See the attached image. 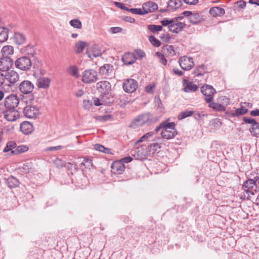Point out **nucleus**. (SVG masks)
Here are the masks:
<instances>
[{
    "label": "nucleus",
    "mask_w": 259,
    "mask_h": 259,
    "mask_svg": "<svg viewBox=\"0 0 259 259\" xmlns=\"http://www.w3.org/2000/svg\"><path fill=\"white\" fill-rule=\"evenodd\" d=\"M2 53L3 56H9V55L13 54L14 48L11 46H5L2 48Z\"/></svg>",
    "instance_id": "obj_41"
},
{
    "label": "nucleus",
    "mask_w": 259,
    "mask_h": 259,
    "mask_svg": "<svg viewBox=\"0 0 259 259\" xmlns=\"http://www.w3.org/2000/svg\"><path fill=\"white\" fill-rule=\"evenodd\" d=\"M69 23L71 26L75 28L80 29L82 27V24L81 21L77 19L71 20Z\"/></svg>",
    "instance_id": "obj_48"
},
{
    "label": "nucleus",
    "mask_w": 259,
    "mask_h": 259,
    "mask_svg": "<svg viewBox=\"0 0 259 259\" xmlns=\"http://www.w3.org/2000/svg\"><path fill=\"white\" fill-rule=\"evenodd\" d=\"M29 149V147L24 145L16 146V147L14 150L11 151V155H18L20 153L26 152Z\"/></svg>",
    "instance_id": "obj_35"
},
{
    "label": "nucleus",
    "mask_w": 259,
    "mask_h": 259,
    "mask_svg": "<svg viewBox=\"0 0 259 259\" xmlns=\"http://www.w3.org/2000/svg\"><path fill=\"white\" fill-rule=\"evenodd\" d=\"M111 117H112L111 115L107 114V115H105L99 116V119L101 121H107V120H109L110 119H111Z\"/></svg>",
    "instance_id": "obj_57"
},
{
    "label": "nucleus",
    "mask_w": 259,
    "mask_h": 259,
    "mask_svg": "<svg viewBox=\"0 0 259 259\" xmlns=\"http://www.w3.org/2000/svg\"><path fill=\"white\" fill-rule=\"evenodd\" d=\"M156 56L158 57V58L160 60V62L163 64V65H166L167 64V60L165 58V57L164 54L161 53L160 52H157L155 53Z\"/></svg>",
    "instance_id": "obj_52"
},
{
    "label": "nucleus",
    "mask_w": 259,
    "mask_h": 259,
    "mask_svg": "<svg viewBox=\"0 0 259 259\" xmlns=\"http://www.w3.org/2000/svg\"><path fill=\"white\" fill-rule=\"evenodd\" d=\"M112 171L115 174H121L125 170V165L121 161H115L111 164Z\"/></svg>",
    "instance_id": "obj_17"
},
{
    "label": "nucleus",
    "mask_w": 259,
    "mask_h": 259,
    "mask_svg": "<svg viewBox=\"0 0 259 259\" xmlns=\"http://www.w3.org/2000/svg\"><path fill=\"white\" fill-rule=\"evenodd\" d=\"M85 168H89L93 166L92 160L89 158H84Z\"/></svg>",
    "instance_id": "obj_61"
},
{
    "label": "nucleus",
    "mask_w": 259,
    "mask_h": 259,
    "mask_svg": "<svg viewBox=\"0 0 259 259\" xmlns=\"http://www.w3.org/2000/svg\"><path fill=\"white\" fill-rule=\"evenodd\" d=\"M97 89L101 95L110 93L112 89L110 82L107 80H103L97 83Z\"/></svg>",
    "instance_id": "obj_16"
},
{
    "label": "nucleus",
    "mask_w": 259,
    "mask_h": 259,
    "mask_svg": "<svg viewBox=\"0 0 259 259\" xmlns=\"http://www.w3.org/2000/svg\"><path fill=\"white\" fill-rule=\"evenodd\" d=\"M93 105V102L89 100H84L83 101V107L85 109H89Z\"/></svg>",
    "instance_id": "obj_54"
},
{
    "label": "nucleus",
    "mask_w": 259,
    "mask_h": 259,
    "mask_svg": "<svg viewBox=\"0 0 259 259\" xmlns=\"http://www.w3.org/2000/svg\"><path fill=\"white\" fill-rule=\"evenodd\" d=\"M178 134V132L176 128H173V130L163 129L161 131V135L162 138L169 140L174 138Z\"/></svg>",
    "instance_id": "obj_21"
},
{
    "label": "nucleus",
    "mask_w": 259,
    "mask_h": 259,
    "mask_svg": "<svg viewBox=\"0 0 259 259\" xmlns=\"http://www.w3.org/2000/svg\"><path fill=\"white\" fill-rule=\"evenodd\" d=\"M101 101L105 105H110L114 102V96L111 93L101 95Z\"/></svg>",
    "instance_id": "obj_29"
},
{
    "label": "nucleus",
    "mask_w": 259,
    "mask_h": 259,
    "mask_svg": "<svg viewBox=\"0 0 259 259\" xmlns=\"http://www.w3.org/2000/svg\"><path fill=\"white\" fill-rule=\"evenodd\" d=\"M162 51H163L165 55L169 56H174L176 55L174 47L172 45H166L163 46L162 48Z\"/></svg>",
    "instance_id": "obj_34"
},
{
    "label": "nucleus",
    "mask_w": 259,
    "mask_h": 259,
    "mask_svg": "<svg viewBox=\"0 0 259 259\" xmlns=\"http://www.w3.org/2000/svg\"><path fill=\"white\" fill-rule=\"evenodd\" d=\"M168 120H169V119H167L162 121L163 129L173 130V128H176L175 122H169Z\"/></svg>",
    "instance_id": "obj_46"
},
{
    "label": "nucleus",
    "mask_w": 259,
    "mask_h": 259,
    "mask_svg": "<svg viewBox=\"0 0 259 259\" xmlns=\"http://www.w3.org/2000/svg\"><path fill=\"white\" fill-rule=\"evenodd\" d=\"M242 188L248 196L253 195L255 193L258 192L259 186H257L255 179H248L242 185Z\"/></svg>",
    "instance_id": "obj_3"
},
{
    "label": "nucleus",
    "mask_w": 259,
    "mask_h": 259,
    "mask_svg": "<svg viewBox=\"0 0 259 259\" xmlns=\"http://www.w3.org/2000/svg\"><path fill=\"white\" fill-rule=\"evenodd\" d=\"M206 73H207V67L204 65L197 66L193 72V73L197 76H203Z\"/></svg>",
    "instance_id": "obj_32"
},
{
    "label": "nucleus",
    "mask_w": 259,
    "mask_h": 259,
    "mask_svg": "<svg viewBox=\"0 0 259 259\" xmlns=\"http://www.w3.org/2000/svg\"><path fill=\"white\" fill-rule=\"evenodd\" d=\"M193 111L185 110L181 112L178 115V118L179 120H182L185 118L191 116L193 113Z\"/></svg>",
    "instance_id": "obj_45"
},
{
    "label": "nucleus",
    "mask_w": 259,
    "mask_h": 259,
    "mask_svg": "<svg viewBox=\"0 0 259 259\" xmlns=\"http://www.w3.org/2000/svg\"><path fill=\"white\" fill-rule=\"evenodd\" d=\"M201 92L204 95L206 102L209 103L213 101L216 91L212 85L205 84L201 88Z\"/></svg>",
    "instance_id": "obj_5"
},
{
    "label": "nucleus",
    "mask_w": 259,
    "mask_h": 259,
    "mask_svg": "<svg viewBox=\"0 0 259 259\" xmlns=\"http://www.w3.org/2000/svg\"><path fill=\"white\" fill-rule=\"evenodd\" d=\"M137 58L136 55L132 53H125L122 57V60L125 65H131L135 63Z\"/></svg>",
    "instance_id": "obj_22"
},
{
    "label": "nucleus",
    "mask_w": 259,
    "mask_h": 259,
    "mask_svg": "<svg viewBox=\"0 0 259 259\" xmlns=\"http://www.w3.org/2000/svg\"><path fill=\"white\" fill-rule=\"evenodd\" d=\"M69 73L72 76L77 78L78 77V68L75 66H71L68 69Z\"/></svg>",
    "instance_id": "obj_50"
},
{
    "label": "nucleus",
    "mask_w": 259,
    "mask_h": 259,
    "mask_svg": "<svg viewBox=\"0 0 259 259\" xmlns=\"http://www.w3.org/2000/svg\"><path fill=\"white\" fill-rule=\"evenodd\" d=\"M16 146L17 144L15 142H8L6 145V146L4 149L3 152L5 153L8 152L9 151L11 152L12 150H14L15 149V148L16 147ZM10 155H12L11 153H10Z\"/></svg>",
    "instance_id": "obj_43"
},
{
    "label": "nucleus",
    "mask_w": 259,
    "mask_h": 259,
    "mask_svg": "<svg viewBox=\"0 0 259 259\" xmlns=\"http://www.w3.org/2000/svg\"><path fill=\"white\" fill-rule=\"evenodd\" d=\"M114 5L118 8L121 9V10H126V11L127 10L128 8L125 7L124 4L123 3H121L117 2H115Z\"/></svg>",
    "instance_id": "obj_59"
},
{
    "label": "nucleus",
    "mask_w": 259,
    "mask_h": 259,
    "mask_svg": "<svg viewBox=\"0 0 259 259\" xmlns=\"http://www.w3.org/2000/svg\"><path fill=\"white\" fill-rule=\"evenodd\" d=\"M13 65V60L9 56H3L0 58V71L7 72Z\"/></svg>",
    "instance_id": "obj_14"
},
{
    "label": "nucleus",
    "mask_w": 259,
    "mask_h": 259,
    "mask_svg": "<svg viewBox=\"0 0 259 259\" xmlns=\"http://www.w3.org/2000/svg\"><path fill=\"white\" fill-rule=\"evenodd\" d=\"M4 76L6 77L5 80L9 82L8 84H7L9 87L14 85L19 79V74L14 70L6 72Z\"/></svg>",
    "instance_id": "obj_15"
},
{
    "label": "nucleus",
    "mask_w": 259,
    "mask_h": 259,
    "mask_svg": "<svg viewBox=\"0 0 259 259\" xmlns=\"http://www.w3.org/2000/svg\"><path fill=\"white\" fill-rule=\"evenodd\" d=\"M149 42L155 47H159L161 46V42L154 35H150L148 37Z\"/></svg>",
    "instance_id": "obj_47"
},
{
    "label": "nucleus",
    "mask_w": 259,
    "mask_h": 259,
    "mask_svg": "<svg viewBox=\"0 0 259 259\" xmlns=\"http://www.w3.org/2000/svg\"><path fill=\"white\" fill-rule=\"evenodd\" d=\"M122 87L123 90L126 93H132L138 88V83L134 79L128 78L123 81Z\"/></svg>",
    "instance_id": "obj_12"
},
{
    "label": "nucleus",
    "mask_w": 259,
    "mask_h": 259,
    "mask_svg": "<svg viewBox=\"0 0 259 259\" xmlns=\"http://www.w3.org/2000/svg\"><path fill=\"white\" fill-rule=\"evenodd\" d=\"M9 29L2 25H0V41L2 43L8 38Z\"/></svg>",
    "instance_id": "obj_31"
},
{
    "label": "nucleus",
    "mask_w": 259,
    "mask_h": 259,
    "mask_svg": "<svg viewBox=\"0 0 259 259\" xmlns=\"http://www.w3.org/2000/svg\"><path fill=\"white\" fill-rule=\"evenodd\" d=\"M50 82V78L42 77H39L37 79L36 84L39 89H47L49 87Z\"/></svg>",
    "instance_id": "obj_25"
},
{
    "label": "nucleus",
    "mask_w": 259,
    "mask_h": 259,
    "mask_svg": "<svg viewBox=\"0 0 259 259\" xmlns=\"http://www.w3.org/2000/svg\"><path fill=\"white\" fill-rule=\"evenodd\" d=\"M127 11L130 12L133 14L143 15H144L143 8H128Z\"/></svg>",
    "instance_id": "obj_51"
},
{
    "label": "nucleus",
    "mask_w": 259,
    "mask_h": 259,
    "mask_svg": "<svg viewBox=\"0 0 259 259\" xmlns=\"http://www.w3.org/2000/svg\"><path fill=\"white\" fill-rule=\"evenodd\" d=\"M14 42L18 45H22L26 41L25 36L20 32H15L13 36Z\"/></svg>",
    "instance_id": "obj_30"
},
{
    "label": "nucleus",
    "mask_w": 259,
    "mask_h": 259,
    "mask_svg": "<svg viewBox=\"0 0 259 259\" xmlns=\"http://www.w3.org/2000/svg\"><path fill=\"white\" fill-rule=\"evenodd\" d=\"M144 15L153 12L158 9V5L155 2H148L145 3L142 6Z\"/></svg>",
    "instance_id": "obj_18"
},
{
    "label": "nucleus",
    "mask_w": 259,
    "mask_h": 259,
    "mask_svg": "<svg viewBox=\"0 0 259 259\" xmlns=\"http://www.w3.org/2000/svg\"><path fill=\"white\" fill-rule=\"evenodd\" d=\"M184 85L185 92H196L198 89L196 84L185 79L184 80Z\"/></svg>",
    "instance_id": "obj_27"
},
{
    "label": "nucleus",
    "mask_w": 259,
    "mask_h": 259,
    "mask_svg": "<svg viewBox=\"0 0 259 259\" xmlns=\"http://www.w3.org/2000/svg\"><path fill=\"white\" fill-rule=\"evenodd\" d=\"M209 13L212 17H216L224 15L225 13V11L224 9H223L220 7H214L209 10Z\"/></svg>",
    "instance_id": "obj_28"
},
{
    "label": "nucleus",
    "mask_w": 259,
    "mask_h": 259,
    "mask_svg": "<svg viewBox=\"0 0 259 259\" xmlns=\"http://www.w3.org/2000/svg\"><path fill=\"white\" fill-rule=\"evenodd\" d=\"M22 53L33 56L35 53V47L32 45H28L21 49Z\"/></svg>",
    "instance_id": "obj_38"
},
{
    "label": "nucleus",
    "mask_w": 259,
    "mask_h": 259,
    "mask_svg": "<svg viewBox=\"0 0 259 259\" xmlns=\"http://www.w3.org/2000/svg\"><path fill=\"white\" fill-rule=\"evenodd\" d=\"M104 52L103 47L99 45H94L87 49L86 53L91 59L100 57Z\"/></svg>",
    "instance_id": "obj_9"
},
{
    "label": "nucleus",
    "mask_w": 259,
    "mask_h": 259,
    "mask_svg": "<svg viewBox=\"0 0 259 259\" xmlns=\"http://www.w3.org/2000/svg\"><path fill=\"white\" fill-rule=\"evenodd\" d=\"M168 30L175 33H178L180 32V30L178 29V27H177L176 26H174L172 25L168 26Z\"/></svg>",
    "instance_id": "obj_58"
},
{
    "label": "nucleus",
    "mask_w": 259,
    "mask_h": 259,
    "mask_svg": "<svg viewBox=\"0 0 259 259\" xmlns=\"http://www.w3.org/2000/svg\"><path fill=\"white\" fill-rule=\"evenodd\" d=\"M1 113H4L5 119L9 121H15L20 116L19 112L16 109H6L4 110L0 107Z\"/></svg>",
    "instance_id": "obj_10"
},
{
    "label": "nucleus",
    "mask_w": 259,
    "mask_h": 259,
    "mask_svg": "<svg viewBox=\"0 0 259 259\" xmlns=\"http://www.w3.org/2000/svg\"><path fill=\"white\" fill-rule=\"evenodd\" d=\"M144 125L146 123L152 122V115L150 113H144L138 115Z\"/></svg>",
    "instance_id": "obj_37"
},
{
    "label": "nucleus",
    "mask_w": 259,
    "mask_h": 259,
    "mask_svg": "<svg viewBox=\"0 0 259 259\" xmlns=\"http://www.w3.org/2000/svg\"><path fill=\"white\" fill-rule=\"evenodd\" d=\"M182 5L183 2L181 0H169L167 3L168 7L172 10H176L182 7Z\"/></svg>",
    "instance_id": "obj_33"
},
{
    "label": "nucleus",
    "mask_w": 259,
    "mask_h": 259,
    "mask_svg": "<svg viewBox=\"0 0 259 259\" xmlns=\"http://www.w3.org/2000/svg\"><path fill=\"white\" fill-rule=\"evenodd\" d=\"M175 26L177 27H178V29L180 30V31H181L183 29H184L186 26V24L184 22H177L175 23Z\"/></svg>",
    "instance_id": "obj_60"
},
{
    "label": "nucleus",
    "mask_w": 259,
    "mask_h": 259,
    "mask_svg": "<svg viewBox=\"0 0 259 259\" xmlns=\"http://www.w3.org/2000/svg\"><path fill=\"white\" fill-rule=\"evenodd\" d=\"M113 66L110 64H105L99 68V73L102 75L109 76L113 71Z\"/></svg>",
    "instance_id": "obj_24"
},
{
    "label": "nucleus",
    "mask_w": 259,
    "mask_h": 259,
    "mask_svg": "<svg viewBox=\"0 0 259 259\" xmlns=\"http://www.w3.org/2000/svg\"><path fill=\"white\" fill-rule=\"evenodd\" d=\"M34 84L28 80L22 81L19 85V90L22 94L26 96H22V100L27 104H31L34 100V94L32 92L34 90Z\"/></svg>",
    "instance_id": "obj_1"
},
{
    "label": "nucleus",
    "mask_w": 259,
    "mask_h": 259,
    "mask_svg": "<svg viewBox=\"0 0 259 259\" xmlns=\"http://www.w3.org/2000/svg\"><path fill=\"white\" fill-rule=\"evenodd\" d=\"M122 28L120 27H113L110 28V31L113 33H119L122 31Z\"/></svg>",
    "instance_id": "obj_62"
},
{
    "label": "nucleus",
    "mask_w": 259,
    "mask_h": 259,
    "mask_svg": "<svg viewBox=\"0 0 259 259\" xmlns=\"http://www.w3.org/2000/svg\"><path fill=\"white\" fill-rule=\"evenodd\" d=\"M160 38L163 41L167 42L170 40L171 37L169 33H163L160 35Z\"/></svg>",
    "instance_id": "obj_55"
},
{
    "label": "nucleus",
    "mask_w": 259,
    "mask_h": 259,
    "mask_svg": "<svg viewBox=\"0 0 259 259\" xmlns=\"http://www.w3.org/2000/svg\"><path fill=\"white\" fill-rule=\"evenodd\" d=\"M117 102H118V104L122 108H124L130 102L128 97L124 94L119 95Z\"/></svg>",
    "instance_id": "obj_36"
},
{
    "label": "nucleus",
    "mask_w": 259,
    "mask_h": 259,
    "mask_svg": "<svg viewBox=\"0 0 259 259\" xmlns=\"http://www.w3.org/2000/svg\"><path fill=\"white\" fill-rule=\"evenodd\" d=\"M155 87L154 84H150L145 87V91L148 93H152L154 88Z\"/></svg>",
    "instance_id": "obj_56"
},
{
    "label": "nucleus",
    "mask_w": 259,
    "mask_h": 259,
    "mask_svg": "<svg viewBox=\"0 0 259 259\" xmlns=\"http://www.w3.org/2000/svg\"><path fill=\"white\" fill-rule=\"evenodd\" d=\"M87 45L88 44L85 41L81 40L78 41L77 43L75 44V52L76 54L81 53L84 49L85 46Z\"/></svg>",
    "instance_id": "obj_39"
},
{
    "label": "nucleus",
    "mask_w": 259,
    "mask_h": 259,
    "mask_svg": "<svg viewBox=\"0 0 259 259\" xmlns=\"http://www.w3.org/2000/svg\"><path fill=\"white\" fill-rule=\"evenodd\" d=\"M208 107L211 108L217 111H225L226 110V107L221 104L211 102L208 103Z\"/></svg>",
    "instance_id": "obj_40"
},
{
    "label": "nucleus",
    "mask_w": 259,
    "mask_h": 259,
    "mask_svg": "<svg viewBox=\"0 0 259 259\" xmlns=\"http://www.w3.org/2000/svg\"><path fill=\"white\" fill-rule=\"evenodd\" d=\"M5 182L8 187L11 189L18 187L20 184L19 181L13 176L5 179Z\"/></svg>",
    "instance_id": "obj_26"
},
{
    "label": "nucleus",
    "mask_w": 259,
    "mask_h": 259,
    "mask_svg": "<svg viewBox=\"0 0 259 259\" xmlns=\"http://www.w3.org/2000/svg\"><path fill=\"white\" fill-rule=\"evenodd\" d=\"M19 101L17 95L11 94L5 99L4 106L6 109H16L19 103Z\"/></svg>",
    "instance_id": "obj_11"
},
{
    "label": "nucleus",
    "mask_w": 259,
    "mask_h": 259,
    "mask_svg": "<svg viewBox=\"0 0 259 259\" xmlns=\"http://www.w3.org/2000/svg\"><path fill=\"white\" fill-rule=\"evenodd\" d=\"M151 152L153 151V153L157 152L158 149L161 148V145L157 143L151 144L148 145Z\"/></svg>",
    "instance_id": "obj_49"
},
{
    "label": "nucleus",
    "mask_w": 259,
    "mask_h": 259,
    "mask_svg": "<svg viewBox=\"0 0 259 259\" xmlns=\"http://www.w3.org/2000/svg\"><path fill=\"white\" fill-rule=\"evenodd\" d=\"M182 15L188 18L189 22L192 25H198L205 21V18L201 13L186 11Z\"/></svg>",
    "instance_id": "obj_2"
},
{
    "label": "nucleus",
    "mask_w": 259,
    "mask_h": 259,
    "mask_svg": "<svg viewBox=\"0 0 259 259\" xmlns=\"http://www.w3.org/2000/svg\"><path fill=\"white\" fill-rule=\"evenodd\" d=\"M15 67L23 71L28 70L32 65L30 58L27 56H23L18 58L15 61Z\"/></svg>",
    "instance_id": "obj_4"
},
{
    "label": "nucleus",
    "mask_w": 259,
    "mask_h": 259,
    "mask_svg": "<svg viewBox=\"0 0 259 259\" xmlns=\"http://www.w3.org/2000/svg\"><path fill=\"white\" fill-rule=\"evenodd\" d=\"M143 125L141 120L140 119L139 116L134 118L131 122L130 127L132 128H137L140 126Z\"/></svg>",
    "instance_id": "obj_42"
},
{
    "label": "nucleus",
    "mask_w": 259,
    "mask_h": 259,
    "mask_svg": "<svg viewBox=\"0 0 259 259\" xmlns=\"http://www.w3.org/2000/svg\"><path fill=\"white\" fill-rule=\"evenodd\" d=\"M151 150L147 145H142L141 147H139L137 149L139 159H144L148 156L150 155Z\"/></svg>",
    "instance_id": "obj_19"
},
{
    "label": "nucleus",
    "mask_w": 259,
    "mask_h": 259,
    "mask_svg": "<svg viewBox=\"0 0 259 259\" xmlns=\"http://www.w3.org/2000/svg\"><path fill=\"white\" fill-rule=\"evenodd\" d=\"M98 80V73L96 71L90 69L85 70L82 73V81L90 84L96 82Z\"/></svg>",
    "instance_id": "obj_6"
},
{
    "label": "nucleus",
    "mask_w": 259,
    "mask_h": 259,
    "mask_svg": "<svg viewBox=\"0 0 259 259\" xmlns=\"http://www.w3.org/2000/svg\"><path fill=\"white\" fill-rule=\"evenodd\" d=\"M122 19L124 21L130 23H134L135 22V19L134 18H132L130 16H123Z\"/></svg>",
    "instance_id": "obj_64"
},
{
    "label": "nucleus",
    "mask_w": 259,
    "mask_h": 259,
    "mask_svg": "<svg viewBox=\"0 0 259 259\" xmlns=\"http://www.w3.org/2000/svg\"><path fill=\"white\" fill-rule=\"evenodd\" d=\"M94 148L96 150H98V151H99L100 152H103V150L105 149V147L103 145H101V144H96L94 145Z\"/></svg>",
    "instance_id": "obj_63"
},
{
    "label": "nucleus",
    "mask_w": 259,
    "mask_h": 259,
    "mask_svg": "<svg viewBox=\"0 0 259 259\" xmlns=\"http://www.w3.org/2000/svg\"><path fill=\"white\" fill-rule=\"evenodd\" d=\"M20 131L25 135L30 134L34 131L33 126L29 121H23L20 124Z\"/></svg>",
    "instance_id": "obj_20"
},
{
    "label": "nucleus",
    "mask_w": 259,
    "mask_h": 259,
    "mask_svg": "<svg viewBox=\"0 0 259 259\" xmlns=\"http://www.w3.org/2000/svg\"><path fill=\"white\" fill-rule=\"evenodd\" d=\"M179 63L184 70H189L194 66L193 58L187 56L181 57L179 60Z\"/></svg>",
    "instance_id": "obj_13"
},
{
    "label": "nucleus",
    "mask_w": 259,
    "mask_h": 259,
    "mask_svg": "<svg viewBox=\"0 0 259 259\" xmlns=\"http://www.w3.org/2000/svg\"><path fill=\"white\" fill-rule=\"evenodd\" d=\"M242 120L245 123L251 124L249 132L253 137L258 138L259 122H257L255 119L248 117H243Z\"/></svg>",
    "instance_id": "obj_7"
},
{
    "label": "nucleus",
    "mask_w": 259,
    "mask_h": 259,
    "mask_svg": "<svg viewBox=\"0 0 259 259\" xmlns=\"http://www.w3.org/2000/svg\"><path fill=\"white\" fill-rule=\"evenodd\" d=\"M137 59H142L145 56V52L141 50H136L135 51V54Z\"/></svg>",
    "instance_id": "obj_53"
},
{
    "label": "nucleus",
    "mask_w": 259,
    "mask_h": 259,
    "mask_svg": "<svg viewBox=\"0 0 259 259\" xmlns=\"http://www.w3.org/2000/svg\"><path fill=\"white\" fill-rule=\"evenodd\" d=\"M24 117L27 118H36L39 114V110L36 106L27 105L23 110Z\"/></svg>",
    "instance_id": "obj_8"
},
{
    "label": "nucleus",
    "mask_w": 259,
    "mask_h": 259,
    "mask_svg": "<svg viewBox=\"0 0 259 259\" xmlns=\"http://www.w3.org/2000/svg\"><path fill=\"white\" fill-rule=\"evenodd\" d=\"M149 30L153 33H156L162 30V26L159 25L150 24L147 26Z\"/></svg>",
    "instance_id": "obj_44"
},
{
    "label": "nucleus",
    "mask_w": 259,
    "mask_h": 259,
    "mask_svg": "<svg viewBox=\"0 0 259 259\" xmlns=\"http://www.w3.org/2000/svg\"><path fill=\"white\" fill-rule=\"evenodd\" d=\"M248 111V110L246 108H245L243 106H241L240 108H237L235 109V111H227L226 112V114H228L230 117H238L240 115H243L246 114Z\"/></svg>",
    "instance_id": "obj_23"
}]
</instances>
